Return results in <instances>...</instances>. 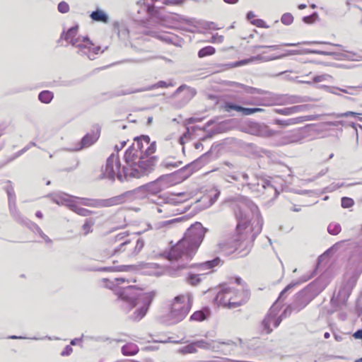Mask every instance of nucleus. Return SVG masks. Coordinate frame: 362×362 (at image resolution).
I'll use <instances>...</instances> for the list:
<instances>
[{"mask_svg": "<svg viewBox=\"0 0 362 362\" xmlns=\"http://www.w3.org/2000/svg\"><path fill=\"white\" fill-rule=\"evenodd\" d=\"M95 224L93 219H86L84 224L82 226V230L84 235H87L88 233L93 231V226Z\"/></svg>", "mask_w": 362, "mask_h": 362, "instance_id": "393cba45", "label": "nucleus"}, {"mask_svg": "<svg viewBox=\"0 0 362 362\" xmlns=\"http://www.w3.org/2000/svg\"><path fill=\"white\" fill-rule=\"evenodd\" d=\"M281 21L283 24L289 25L293 22V16L291 13H286L281 16Z\"/></svg>", "mask_w": 362, "mask_h": 362, "instance_id": "7c9ffc66", "label": "nucleus"}, {"mask_svg": "<svg viewBox=\"0 0 362 362\" xmlns=\"http://www.w3.org/2000/svg\"><path fill=\"white\" fill-rule=\"evenodd\" d=\"M235 282L238 285H243L245 284L244 281L240 277H236Z\"/></svg>", "mask_w": 362, "mask_h": 362, "instance_id": "09e8293b", "label": "nucleus"}, {"mask_svg": "<svg viewBox=\"0 0 362 362\" xmlns=\"http://www.w3.org/2000/svg\"><path fill=\"white\" fill-rule=\"evenodd\" d=\"M71 209L74 213L81 216H88L93 213L91 211L88 210L78 204H72L71 206Z\"/></svg>", "mask_w": 362, "mask_h": 362, "instance_id": "6ab92c4d", "label": "nucleus"}, {"mask_svg": "<svg viewBox=\"0 0 362 362\" xmlns=\"http://www.w3.org/2000/svg\"><path fill=\"white\" fill-rule=\"evenodd\" d=\"M141 156L132 145L127 148L124 153V160L126 165L123 167V172L125 177H131L139 178L146 172L152 169H144L139 165Z\"/></svg>", "mask_w": 362, "mask_h": 362, "instance_id": "423d86ee", "label": "nucleus"}, {"mask_svg": "<svg viewBox=\"0 0 362 362\" xmlns=\"http://www.w3.org/2000/svg\"><path fill=\"white\" fill-rule=\"evenodd\" d=\"M245 90L247 93L253 94V93H255L257 92V88H253V87H250V86H247V87H245Z\"/></svg>", "mask_w": 362, "mask_h": 362, "instance_id": "c03bdc74", "label": "nucleus"}, {"mask_svg": "<svg viewBox=\"0 0 362 362\" xmlns=\"http://www.w3.org/2000/svg\"><path fill=\"white\" fill-rule=\"evenodd\" d=\"M133 147L141 156L139 165L144 169H153L157 162V157L153 156L156 151V141H151L148 136L141 135L134 139Z\"/></svg>", "mask_w": 362, "mask_h": 362, "instance_id": "39448f33", "label": "nucleus"}, {"mask_svg": "<svg viewBox=\"0 0 362 362\" xmlns=\"http://www.w3.org/2000/svg\"><path fill=\"white\" fill-rule=\"evenodd\" d=\"M148 308V304L141 305L139 308L136 310L134 314V320L138 321L142 319L146 315Z\"/></svg>", "mask_w": 362, "mask_h": 362, "instance_id": "412c9836", "label": "nucleus"}, {"mask_svg": "<svg viewBox=\"0 0 362 362\" xmlns=\"http://www.w3.org/2000/svg\"><path fill=\"white\" fill-rule=\"evenodd\" d=\"M206 319V315L202 310L194 312L190 317L191 320L201 322Z\"/></svg>", "mask_w": 362, "mask_h": 362, "instance_id": "bb28decb", "label": "nucleus"}, {"mask_svg": "<svg viewBox=\"0 0 362 362\" xmlns=\"http://www.w3.org/2000/svg\"><path fill=\"white\" fill-rule=\"evenodd\" d=\"M354 200L349 197H343L341 199V206L344 208H349L354 205Z\"/></svg>", "mask_w": 362, "mask_h": 362, "instance_id": "e433bc0d", "label": "nucleus"}, {"mask_svg": "<svg viewBox=\"0 0 362 362\" xmlns=\"http://www.w3.org/2000/svg\"><path fill=\"white\" fill-rule=\"evenodd\" d=\"M57 8H58L59 12H60L62 13H66L70 10L69 5L66 1H61L58 4Z\"/></svg>", "mask_w": 362, "mask_h": 362, "instance_id": "2f4dec72", "label": "nucleus"}, {"mask_svg": "<svg viewBox=\"0 0 362 362\" xmlns=\"http://www.w3.org/2000/svg\"><path fill=\"white\" fill-rule=\"evenodd\" d=\"M250 298V292L248 289H238L221 285L214 298V303L219 308L233 310L245 305Z\"/></svg>", "mask_w": 362, "mask_h": 362, "instance_id": "7ed1b4c3", "label": "nucleus"}, {"mask_svg": "<svg viewBox=\"0 0 362 362\" xmlns=\"http://www.w3.org/2000/svg\"><path fill=\"white\" fill-rule=\"evenodd\" d=\"M144 247V240L138 236L130 237L127 233H120L103 243L99 254L101 262L114 257L137 255Z\"/></svg>", "mask_w": 362, "mask_h": 362, "instance_id": "f03ea898", "label": "nucleus"}, {"mask_svg": "<svg viewBox=\"0 0 362 362\" xmlns=\"http://www.w3.org/2000/svg\"><path fill=\"white\" fill-rule=\"evenodd\" d=\"M195 344H196L197 348L199 347V348L205 349H209L211 346L208 342L203 341V340L196 341Z\"/></svg>", "mask_w": 362, "mask_h": 362, "instance_id": "a19ab883", "label": "nucleus"}, {"mask_svg": "<svg viewBox=\"0 0 362 362\" xmlns=\"http://www.w3.org/2000/svg\"><path fill=\"white\" fill-rule=\"evenodd\" d=\"M103 177L110 180H115L117 177L120 181L125 177L123 169L121 170V164L117 155L112 154L107 158Z\"/></svg>", "mask_w": 362, "mask_h": 362, "instance_id": "1a4fd4ad", "label": "nucleus"}, {"mask_svg": "<svg viewBox=\"0 0 362 362\" xmlns=\"http://www.w3.org/2000/svg\"><path fill=\"white\" fill-rule=\"evenodd\" d=\"M261 126H262V124H260L257 122H251L249 124L250 133L253 135L258 136L259 131L260 129Z\"/></svg>", "mask_w": 362, "mask_h": 362, "instance_id": "cd10ccee", "label": "nucleus"}, {"mask_svg": "<svg viewBox=\"0 0 362 362\" xmlns=\"http://www.w3.org/2000/svg\"><path fill=\"white\" fill-rule=\"evenodd\" d=\"M72 351H73V349L70 346L67 345L64 348V349L62 351V356H69L72 353Z\"/></svg>", "mask_w": 362, "mask_h": 362, "instance_id": "79ce46f5", "label": "nucleus"}, {"mask_svg": "<svg viewBox=\"0 0 362 362\" xmlns=\"http://www.w3.org/2000/svg\"><path fill=\"white\" fill-rule=\"evenodd\" d=\"M139 4H141V6H144V8L146 9V11L147 13L150 15V16H152L153 15L154 13V6L153 5H145V2H144V0H143V1H140L139 2Z\"/></svg>", "mask_w": 362, "mask_h": 362, "instance_id": "4c0bfd02", "label": "nucleus"}, {"mask_svg": "<svg viewBox=\"0 0 362 362\" xmlns=\"http://www.w3.org/2000/svg\"><path fill=\"white\" fill-rule=\"evenodd\" d=\"M3 135V131L0 129V137Z\"/></svg>", "mask_w": 362, "mask_h": 362, "instance_id": "052dcab7", "label": "nucleus"}, {"mask_svg": "<svg viewBox=\"0 0 362 362\" xmlns=\"http://www.w3.org/2000/svg\"><path fill=\"white\" fill-rule=\"evenodd\" d=\"M354 337L355 339H362V329H359L358 331H356L354 334H353Z\"/></svg>", "mask_w": 362, "mask_h": 362, "instance_id": "a18cd8bd", "label": "nucleus"}, {"mask_svg": "<svg viewBox=\"0 0 362 362\" xmlns=\"http://www.w3.org/2000/svg\"><path fill=\"white\" fill-rule=\"evenodd\" d=\"M254 47L256 49H259V48H265V47L274 48V46H267V45H258V46H255Z\"/></svg>", "mask_w": 362, "mask_h": 362, "instance_id": "8fccbe9b", "label": "nucleus"}, {"mask_svg": "<svg viewBox=\"0 0 362 362\" xmlns=\"http://www.w3.org/2000/svg\"><path fill=\"white\" fill-rule=\"evenodd\" d=\"M215 52H216V49L214 47L206 46V47L202 48L198 52V57L199 58H203V57H205L207 56L213 55L214 54H215Z\"/></svg>", "mask_w": 362, "mask_h": 362, "instance_id": "b1692460", "label": "nucleus"}, {"mask_svg": "<svg viewBox=\"0 0 362 362\" xmlns=\"http://www.w3.org/2000/svg\"><path fill=\"white\" fill-rule=\"evenodd\" d=\"M243 103L245 104V105H251L255 104L252 101H245V102H243Z\"/></svg>", "mask_w": 362, "mask_h": 362, "instance_id": "864d4df0", "label": "nucleus"}, {"mask_svg": "<svg viewBox=\"0 0 362 362\" xmlns=\"http://www.w3.org/2000/svg\"><path fill=\"white\" fill-rule=\"evenodd\" d=\"M204 274H189L187 278V282L191 286H198L202 281Z\"/></svg>", "mask_w": 362, "mask_h": 362, "instance_id": "aec40b11", "label": "nucleus"}, {"mask_svg": "<svg viewBox=\"0 0 362 362\" xmlns=\"http://www.w3.org/2000/svg\"><path fill=\"white\" fill-rule=\"evenodd\" d=\"M223 109L226 112L235 110L241 112L243 115H251L257 112H263L264 110L260 107H244L238 105L233 104L230 102H226L223 105Z\"/></svg>", "mask_w": 362, "mask_h": 362, "instance_id": "f8f14e48", "label": "nucleus"}, {"mask_svg": "<svg viewBox=\"0 0 362 362\" xmlns=\"http://www.w3.org/2000/svg\"><path fill=\"white\" fill-rule=\"evenodd\" d=\"M186 0H162V3L166 6H180L182 5Z\"/></svg>", "mask_w": 362, "mask_h": 362, "instance_id": "c756f323", "label": "nucleus"}, {"mask_svg": "<svg viewBox=\"0 0 362 362\" xmlns=\"http://www.w3.org/2000/svg\"><path fill=\"white\" fill-rule=\"evenodd\" d=\"M276 112L278 114L282 115H291L296 112V107H293L290 108H283V109H277L276 110Z\"/></svg>", "mask_w": 362, "mask_h": 362, "instance_id": "c85d7f7f", "label": "nucleus"}, {"mask_svg": "<svg viewBox=\"0 0 362 362\" xmlns=\"http://www.w3.org/2000/svg\"><path fill=\"white\" fill-rule=\"evenodd\" d=\"M127 268H128L127 266L119 265V266H112V267H106L104 269L105 271H108V272H124V271H126Z\"/></svg>", "mask_w": 362, "mask_h": 362, "instance_id": "72a5a7b5", "label": "nucleus"}, {"mask_svg": "<svg viewBox=\"0 0 362 362\" xmlns=\"http://www.w3.org/2000/svg\"><path fill=\"white\" fill-rule=\"evenodd\" d=\"M224 40L223 35H218V34L213 35L210 42L212 43H222Z\"/></svg>", "mask_w": 362, "mask_h": 362, "instance_id": "58836bf2", "label": "nucleus"}, {"mask_svg": "<svg viewBox=\"0 0 362 362\" xmlns=\"http://www.w3.org/2000/svg\"><path fill=\"white\" fill-rule=\"evenodd\" d=\"M252 24L258 28H269L270 26L263 19L257 18L252 21Z\"/></svg>", "mask_w": 362, "mask_h": 362, "instance_id": "473e14b6", "label": "nucleus"}, {"mask_svg": "<svg viewBox=\"0 0 362 362\" xmlns=\"http://www.w3.org/2000/svg\"><path fill=\"white\" fill-rule=\"evenodd\" d=\"M204 237L203 230L194 227L187 230L185 236L174 245L168 254L171 268L178 271L185 269L197 252Z\"/></svg>", "mask_w": 362, "mask_h": 362, "instance_id": "f257e3e1", "label": "nucleus"}, {"mask_svg": "<svg viewBox=\"0 0 362 362\" xmlns=\"http://www.w3.org/2000/svg\"><path fill=\"white\" fill-rule=\"evenodd\" d=\"M301 117H295V118H290L288 119H276L274 121V124L281 127H286L291 125H295L300 124L303 122Z\"/></svg>", "mask_w": 362, "mask_h": 362, "instance_id": "dca6fc26", "label": "nucleus"}, {"mask_svg": "<svg viewBox=\"0 0 362 362\" xmlns=\"http://www.w3.org/2000/svg\"><path fill=\"white\" fill-rule=\"evenodd\" d=\"M199 145H200L199 144H197L195 146L196 148H198L199 147Z\"/></svg>", "mask_w": 362, "mask_h": 362, "instance_id": "680f3d73", "label": "nucleus"}, {"mask_svg": "<svg viewBox=\"0 0 362 362\" xmlns=\"http://www.w3.org/2000/svg\"><path fill=\"white\" fill-rule=\"evenodd\" d=\"M276 134V132L269 129L268 126L262 124L259 131L258 136L272 137Z\"/></svg>", "mask_w": 362, "mask_h": 362, "instance_id": "5701e85b", "label": "nucleus"}, {"mask_svg": "<svg viewBox=\"0 0 362 362\" xmlns=\"http://www.w3.org/2000/svg\"><path fill=\"white\" fill-rule=\"evenodd\" d=\"M247 18L252 23V21H254L257 18L256 17V15L254 13V12L250 11L247 14Z\"/></svg>", "mask_w": 362, "mask_h": 362, "instance_id": "37998d69", "label": "nucleus"}, {"mask_svg": "<svg viewBox=\"0 0 362 362\" xmlns=\"http://www.w3.org/2000/svg\"><path fill=\"white\" fill-rule=\"evenodd\" d=\"M90 18L94 22H100L103 23H107L110 20L107 13L100 8H97L95 11L91 12Z\"/></svg>", "mask_w": 362, "mask_h": 362, "instance_id": "2eb2a0df", "label": "nucleus"}, {"mask_svg": "<svg viewBox=\"0 0 362 362\" xmlns=\"http://www.w3.org/2000/svg\"><path fill=\"white\" fill-rule=\"evenodd\" d=\"M118 261L117 259H112V262L113 263H115V262H117Z\"/></svg>", "mask_w": 362, "mask_h": 362, "instance_id": "e2e57ef3", "label": "nucleus"}, {"mask_svg": "<svg viewBox=\"0 0 362 362\" xmlns=\"http://www.w3.org/2000/svg\"><path fill=\"white\" fill-rule=\"evenodd\" d=\"M346 115H356V114L355 112H349L346 113Z\"/></svg>", "mask_w": 362, "mask_h": 362, "instance_id": "13d9d810", "label": "nucleus"}, {"mask_svg": "<svg viewBox=\"0 0 362 362\" xmlns=\"http://www.w3.org/2000/svg\"><path fill=\"white\" fill-rule=\"evenodd\" d=\"M192 305V298L189 293L176 296L171 303L170 318L173 322H179L186 317Z\"/></svg>", "mask_w": 362, "mask_h": 362, "instance_id": "0eeeda50", "label": "nucleus"}, {"mask_svg": "<svg viewBox=\"0 0 362 362\" xmlns=\"http://www.w3.org/2000/svg\"><path fill=\"white\" fill-rule=\"evenodd\" d=\"M354 362H362V358L355 361Z\"/></svg>", "mask_w": 362, "mask_h": 362, "instance_id": "bf43d9fd", "label": "nucleus"}, {"mask_svg": "<svg viewBox=\"0 0 362 362\" xmlns=\"http://www.w3.org/2000/svg\"><path fill=\"white\" fill-rule=\"evenodd\" d=\"M338 89L342 93L354 95L362 90V86H347L346 88H339Z\"/></svg>", "mask_w": 362, "mask_h": 362, "instance_id": "a878e982", "label": "nucleus"}, {"mask_svg": "<svg viewBox=\"0 0 362 362\" xmlns=\"http://www.w3.org/2000/svg\"><path fill=\"white\" fill-rule=\"evenodd\" d=\"M305 7H306V5H305V4H300V5H299V6H298V8H299L300 9H303V8H305Z\"/></svg>", "mask_w": 362, "mask_h": 362, "instance_id": "5fc2aeb1", "label": "nucleus"}, {"mask_svg": "<svg viewBox=\"0 0 362 362\" xmlns=\"http://www.w3.org/2000/svg\"><path fill=\"white\" fill-rule=\"evenodd\" d=\"M324 337L325 339H328L329 337V333H328V332L325 333Z\"/></svg>", "mask_w": 362, "mask_h": 362, "instance_id": "6e6d98bb", "label": "nucleus"}, {"mask_svg": "<svg viewBox=\"0 0 362 362\" xmlns=\"http://www.w3.org/2000/svg\"><path fill=\"white\" fill-rule=\"evenodd\" d=\"M224 1L227 4H236L238 0H224Z\"/></svg>", "mask_w": 362, "mask_h": 362, "instance_id": "3c124183", "label": "nucleus"}, {"mask_svg": "<svg viewBox=\"0 0 362 362\" xmlns=\"http://www.w3.org/2000/svg\"><path fill=\"white\" fill-rule=\"evenodd\" d=\"M126 141H122L120 142V144H119V146L118 145H115V149L117 151H120L121 149H122L125 145H126Z\"/></svg>", "mask_w": 362, "mask_h": 362, "instance_id": "49530a36", "label": "nucleus"}, {"mask_svg": "<svg viewBox=\"0 0 362 362\" xmlns=\"http://www.w3.org/2000/svg\"><path fill=\"white\" fill-rule=\"evenodd\" d=\"M53 98L54 94L49 90H43L38 95L39 100L45 104L49 103L52 100Z\"/></svg>", "mask_w": 362, "mask_h": 362, "instance_id": "4be33fe9", "label": "nucleus"}, {"mask_svg": "<svg viewBox=\"0 0 362 362\" xmlns=\"http://www.w3.org/2000/svg\"><path fill=\"white\" fill-rule=\"evenodd\" d=\"M182 351L184 354H192L197 352V346L195 342L185 346Z\"/></svg>", "mask_w": 362, "mask_h": 362, "instance_id": "f704fd0d", "label": "nucleus"}, {"mask_svg": "<svg viewBox=\"0 0 362 362\" xmlns=\"http://www.w3.org/2000/svg\"><path fill=\"white\" fill-rule=\"evenodd\" d=\"M139 351L138 346L133 343H128L122 347V353L124 356L136 355Z\"/></svg>", "mask_w": 362, "mask_h": 362, "instance_id": "a211bd4d", "label": "nucleus"}, {"mask_svg": "<svg viewBox=\"0 0 362 362\" xmlns=\"http://www.w3.org/2000/svg\"><path fill=\"white\" fill-rule=\"evenodd\" d=\"M222 260L219 257H216L212 260L206 261L199 265L200 270H211L213 268L221 264Z\"/></svg>", "mask_w": 362, "mask_h": 362, "instance_id": "f3484780", "label": "nucleus"}, {"mask_svg": "<svg viewBox=\"0 0 362 362\" xmlns=\"http://www.w3.org/2000/svg\"><path fill=\"white\" fill-rule=\"evenodd\" d=\"M115 284L114 286L110 287L111 289L115 291L119 298L122 300L130 302L132 305L131 306L136 307L139 304V298L141 288L137 286H128L126 287H122L120 289L117 290L116 286H118L120 284L123 283H135L136 281L135 279H125V278H117L115 279Z\"/></svg>", "mask_w": 362, "mask_h": 362, "instance_id": "6e6552de", "label": "nucleus"}, {"mask_svg": "<svg viewBox=\"0 0 362 362\" xmlns=\"http://www.w3.org/2000/svg\"><path fill=\"white\" fill-rule=\"evenodd\" d=\"M100 135V128L98 126H95L88 132L81 139V147L79 149L88 148L94 144L99 139Z\"/></svg>", "mask_w": 362, "mask_h": 362, "instance_id": "ddd939ff", "label": "nucleus"}, {"mask_svg": "<svg viewBox=\"0 0 362 362\" xmlns=\"http://www.w3.org/2000/svg\"><path fill=\"white\" fill-rule=\"evenodd\" d=\"M46 184H47V185H49V184H50V182H49V181H48Z\"/></svg>", "mask_w": 362, "mask_h": 362, "instance_id": "69168bd1", "label": "nucleus"}, {"mask_svg": "<svg viewBox=\"0 0 362 362\" xmlns=\"http://www.w3.org/2000/svg\"><path fill=\"white\" fill-rule=\"evenodd\" d=\"M36 216L38 218H43V214L41 211H37L36 214H35Z\"/></svg>", "mask_w": 362, "mask_h": 362, "instance_id": "603ef678", "label": "nucleus"}, {"mask_svg": "<svg viewBox=\"0 0 362 362\" xmlns=\"http://www.w3.org/2000/svg\"><path fill=\"white\" fill-rule=\"evenodd\" d=\"M121 27H122L121 25L118 22H114L112 24V29L113 33L117 34L118 36L120 35V28Z\"/></svg>", "mask_w": 362, "mask_h": 362, "instance_id": "ea45409f", "label": "nucleus"}, {"mask_svg": "<svg viewBox=\"0 0 362 362\" xmlns=\"http://www.w3.org/2000/svg\"><path fill=\"white\" fill-rule=\"evenodd\" d=\"M117 198H112L109 199L105 200H90V199H83L82 204L90 207H107L110 206H113L117 204Z\"/></svg>", "mask_w": 362, "mask_h": 362, "instance_id": "4468645a", "label": "nucleus"}, {"mask_svg": "<svg viewBox=\"0 0 362 362\" xmlns=\"http://www.w3.org/2000/svg\"><path fill=\"white\" fill-rule=\"evenodd\" d=\"M341 230V227L337 224H329L328 226V231L330 234L337 235Z\"/></svg>", "mask_w": 362, "mask_h": 362, "instance_id": "c9c22d12", "label": "nucleus"}, {"mask_svg": "<svg viewBox=\"0 0 362 362\" xmlns=\"http://www.w3.org/2000/svg\"><path fill=\"white\" fill-rule=\"evenodd\" d=\"M293 286L288 285L280 293L279 298H282L286 292H287Z\"/></svg>", "mask_w": 362, "mask_h": 362, "instance_id": "de8ad7c7", "label": "nucleus"}, {"mask_svg": "<svg viewBox=\"0 0 362 362\" xmlns=\"http://www.w3.org/2000/svg\"><path fill=\"white\" fill-rule=\"evenodd\" d=\"M290 309H285L281 315H278V311L276 309L272 308L269 310L264 318L262 322L263 330L266 334H270L273 328L277 327L281 322L283 318L286 317L287 315L291 314Z\"/></svg>", "mask_w": 362, "mask_h": 362, "instance_id": "9d476101", "label": "nucleus"}, {"mask_svg": "<svg viewBox=\"0 0 362 362\" xmlns=\"http://www.w3.org/2000/svg\"><path fill=\"white\" fill-rule=\"evenodd\" d=\"M252 232L250 221L246 217L239 218L235 234L230 245L231 252L236 256L244 257L250 252L254 241Z\"/></svg>", "mask_w": 362, "mask_h": 362, "instance_id": "20e7f679", "label": "nucleus"}, {"mask_svg": "<svg viewBox=\"0 0 362 362\" xmlns=\"http://www.w3.org/2000/svg\"><path fill=\"white\" fill-rule=\"evenodd\" d=\"M78 25L69 28L65 33L64 40L72 45L78 47L90 49L93 45L88 37L78 35Z\"/></svg>", "mask_w": 362, "mask_h": 362, "instance_id": "9b49d317", "label": "nucleus"}, {"mask_svg": "<svg viewBox=\"0 0 362 362\" xmlns=\"http://www.w3.org/2000/svg\"><path fill=\"white\" fill-rule=\"evenodd\" d=\"M157 211H158V212L160 213V212H162V211H163V209H162L160 207H158H158H157Z\"/></svg>", "mask_w": 362, "mask_h": 362, "instance_id": "4d7b16f0", "label": "nucleus"}, {"mask_svg": "<svg viewBox=\"0 0 362 362\" xmlns=\"http://www.w3.org/2000/svg\"><path fill=\"white\" fill-rule=\"evenodd\" d=\"M115 341H116L117 342H120V341H122V340H119V339H115Z\"/></svg>", "mask_w": 362, "mask_h": 362, "instance_id": "0e129e2a", "label": "nucleus"}]
</instances>
